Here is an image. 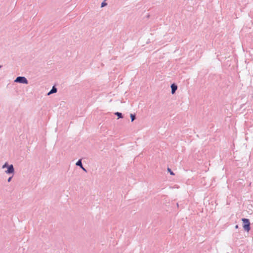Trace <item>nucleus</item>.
I'll return each instance as SVG.
<instances>
[{"mask_svg": "<svg viewBox=\"0 0 253 253\" xmlns=\"http://www.w3.org/2000/svg\"><path fill=\"white\" fill-rule=\"evenodd\" d=\"M243 222V227L245 231L249 232L251 230V223L250 220L248 218H242Z\"/></svg>", "mask_w": 253, "mask_h": 253, "instance_id": "f257e3e1", "label": "nucleus"}, {"mask_svg": "<svg viewBox=\"0 0 253 253\" xmlns=\"http://www.w3.org/2000/svg\"><path fill=\"white\" fill-rule=\"evenodd\" d=\"M14 82L15 83H18L23 84H28V81L23 76H18L17 77L16 79L14 80Z\"/></svg>", "mask_w": 253, "mask_h": 253, "instance_id": "f03ea898", "label": "nucleus"}, {"mask_svg": "<svg viewBox=\"0 0 253 253\" xmlns=\"http://www.w3.org/2000/svg\"><path fill=\"white\" fill-rule=\"evenodd\" d=\"M6 174H12L13 175L14 173V169L13 165H10L7 168V170L5 171Z\"/></svg>", "mask_w": 253, "mask_h": 253, "instance_id": "7ed1b4c3", "label": "nucleus"}, {"mask_svg": "<svg viewBox=\"0 0 253 253\" xmlns=\"http://www.w3.org/2000/svg\"><path fill=\"white\" fill-rule=\"evenodd\" d=\"M171 87V93L172 94H174L175 93L176 90L177 89V85L174 84L173 83L170 85Z\"/></svg>", "mask_w": 253, "mask_h": 253, "instance_id": "20e7f679", "label": "nucleus"}, {"mask_svg": "<svg viewBox=\"0 0 253 253\" xmlns=\"http://www.w3.org/2000/svg\"><path fill=\"white\" fill-rule=\"evenodd\" d=\"M57 91V88L55 85L52 86V89L47 93V95H49L52 93H56Z\"/></svg>", "mask_w": 253, "mask_h": 253, "instance_id": "39448f33", "label": "nucleus"}, {"mask_svg": "<svg viewBox=\"0 0 253 253\" xmlns=\"http://www.w3.org/2000/svg\"><path fill=\"white\" fill-rule=\"evenodd\" d=\"M76 165V166H79L80 168H82L83 165V164H82V160L81 159L79 160L77 162Z\"/></svg>", "mask_w": 253, "mask_h": 253, "instance_id": "423d86ee", "label": "nucleus"}, {"mask_svg": "<svg viewBox=\"0 0 253 253\" xmlns=\"http://www.w3.org/2000/svg\"><path fill=\"white\" fill-rule=\"evenodd\" d=\"M114 114L116 116H117L118 117V118H123V115L122 113L117 112L115 113Z\"/></svg>", "mask_w": 253, "mask_h": 253, "instance_id": "0eeeda50", "label": "nucleus"}, {"mask_svg": "<svg viewBox=\"0 0 253 253\" xmlns=\"http://www.w3.org/2000/svg\"><path fill=\"white\" fill-rule=\"evenodd\" d=\"M130 117L131 122H133L136 119V115L135 114H130Z\"/></svg>", "mask_w": 253, "mask_h": 253, "instance_id": "6e6552de", "label": "nucleus"}, {"mask_svg": "<svg viewBox=\"0 0 253 253\" xmlns=\"http://www.w3.org/2000/svg\"><path fill=\"white\" fill-rule=\"evenodd\" d=\"M10 165H8V164L6 162L4 163V164L2 166V169H4V168H7L8 167V166H9Z\"/></svg>", "mask_w": 253, "mask_h": 253, "instance_id": "1a4fd4ad", "label": "nucleus"}, {"mask_svg": "<svg viewBox=\"0 0 253 253\" xmlns=\"http://www.w3.org/2000/svg\"><path fill=\"white\" fill-rule=\"evenodd\" d=\"M168 172H169L170 175H174V173H173V172L171 170V169L170 168H168Z\"/></svg>", "mask_w": 253, "mask_h": 253, "instance_id": "9d476101", "label": "nucleus"}, {"mask_svg": "<svg viewBox=\"0 0 253 253\" xmlns=\"http://www.w3.org/2000/svg\"><path fill=\"white\" fill-rule=\"evenodd\" d=\"M107 3L105 2V1H103L101 4V7H103L105 6L106 5H107Z\"/></svg>", "mask_w": 253, "mask_h": 253, "instance_id": "9b49d317", "label": "nucleus"}, {"mask_svg": "<svg viewBox=\"0 0 253 253\" xmlns=\"http://www.w3.org/2000/svg\"><path fill=\"white\" fill-rule=\"evenodd\" d=\"M12 177H13V175H12L11 176H10V177L8 178V179H7V182H10L11 181V179H12Z\"/></svg>", "mask_w": 253, "mask_h": 253, "instance_id": "f8f14e48", "label": "nucleus"}, {"mask_svg": "<svg viewBox=\"0 0 253 253\" xmlns=\"http://www.w3.org/2000/svg\"><path fill=\"white\" fill-rule=\"evenodd\" d=\"M84 171L86 172V169L83 166L82 168H81Z\"/></svg>", "mask_w": 253, "mask_h": 253, "instance_id": "ddd939ff", "label": "nucleus"}, {"mask_svg": "<svg viewBox=\"0 0 253 253\" xmlns=\"http://www.w3.org/2000/svg\"><path fill=\"white\" fill-rule=\"evenodd\" d=\"M238 228H239V226H238V225H236L235 226V228H236V229H238Z\"/></svg>", "mask_w": 253, "mask_h": 253, "instance_id": "4468645a", "label": "nucleus"}, {"mask_svg": "<svg viewBox=\"0 0 253 253\" xmlns=\"http://www.w3.org/2000/svg\"><path fill=\"white\" fill-rule=\"evenodd\" d=\"M2 67V66L0 65V68Z\"/></svg>", "mask_w": 253, "mask_h": 253, "instance_id": "2eb2a0df", "label": "nucleus"}]
</instances>
